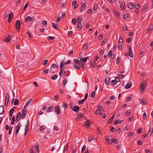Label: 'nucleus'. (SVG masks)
Wrapping results in <instances>:
<instances>
[{
  "instance_id": "obj_30",
  "label": "nucleus",
  "mask_w": 153,
  "mask_h": 153,
  "mask_svg": "<svg viewBox=\"0 0 153 153\" xmlns=\"http://www.w3.org/2000/svg\"><path fill=\"white\" fill-rule=\"evenodd\" d=\"M21 126V125L19 123L16 127V130H19Z\"/></svg>"
},
{
  "instance_id": "obj_12",
  "label": "nucleus",
  "mask_w": 153,
  "mask_h": 153,
  "mask_svg": "<svg viewBox=\"0 0 153 153\" xmlns=\"http://www.w3.org/2000/svg\"><path fill=\"white\" fill-rule=\"evenodd\" d=\"M83 118V115L81 113L78 114L76 115V119L77 120H81Z\"/></svg>"
},
{
  "instance_id": "obj_17",
  "label": "nucleus",
  "mask_w": 153,
  "mask_h": 153,
  "mask_svg": "<svg viewBox=\"0 0 153 153\" xmlns=\"http://www.w3.org/2000/svg\"><path fill=\"white\" fill-rule=\"evenodd\" d=\"M9 101V97H7L6 96L5 97V106H6L7 105L8 102Z\"/></svg>"
},
{
  "instance_id": "obj_45",
  "label": "nucleus",
  "mask_w": 153,
  "mask_h": 153,
  "mask_svg": "<svg viewBox=\"0 0 153 153\" xmlns=\"http://www.w3.org/2000/svg\"><path fill=\"white\" fill-rule=\"evenodd\" d=\"M119 42L120 43H122L123 42V39L121 36H120L119 40Z\"/></svg>"
},
{
  "instance_id": "obj_60",
  "label": "nucleus",
  "mask_w": 153,
  "mask_h": 153,
  "mask_svg": "<svg viewBox=\"0 0 153 153\" xmlns=\"http://www.w3.org/2000/svg\"><path fill=\"white\" fill-rule=\"evenodd\" d=\"M115 80H116L117 82L120 80V79L118 77H116L115 78Z\"/></svg>"
},
{
  "instance_id": "obj_26",
  "label": "nucleus",
  "mask_w": 153,
  "mask_h": 153,
  "mask_svg": "<svg viewBox=\"0 0 153 153\" xmlns=\"http://www.w3.org/2000/svg\"><path fill=\"white\" fill-rule=\"evenodd\" d=\"M68 143H67L65 146V148L63 150V153H64L65 151H67L68 150Z\"/></svg>"
},
{
  "instance_id": "obj_49",
  "label": "nucleus",
  "mask_w": 153,
  "mask_h": 153,
  "mask_svg": "<svg viewBox=\"0 0 153 153\" xmlns=\"http://www.w3.org/2000/svg\"><path fill=\"white\" fill-rule=\"evenodd\" d=\"M131 38H128L126 39V42L128 43H129L131 42Z\"/></svg>"
},
{
  "instance_id": "obj_52",
  "label": "nucleus",
  "mask_w": 153,
  "mask_h": 153,
  "mask_svg": "<svg viewBox=\"0 0 153 153\" xmlns=\"http://www.w3.org/2000/svg\"><path fill=\"white\" fill-rule=\"evenodd\" d=\"M130 113H131V111H130V110H128L127 111H126V114L127 116H128L130 115Z\"/></svg>"
},
{
  "instance_id": "obj_13",
  "label": "nucleus",
  "mask_w": 153,
  "mask_h": 153,
  "mask_svg": "<svg viewBox=\"0 0 153 153\" xmlns=\"http://www.w3.org/2000/svg\"><path fill=\"white\" fill-rule=\"evenodd\" d=\"M105 140L107 143L108 144H112V142H111L109 139L108 136L107 135L105 137Z\"/></svg>"
},
{
  "instance_id": "obj_21",
  "label": "nucleus",
  "mask_w": 153,
  "mask_h": 153,
  "mask_svg": "<svg viewBox=\"0 0 153 153\" xmlns=\"http://www.w3.org/2000/svg\"><path fill=\"white\" fill-rule=\"evenodd\" d=\"M128 55L130 57L132 58L133 57V54L132 49L130 51L129 50Z\"/></svg>"
},
{
  "instance_id": "obj_43",
  "label": "nucleus",
  "mask_w": 153,
  "mask_h": 153,
  "mask_svg": "<svg viewBox=\"0 0 153 153\" xmlns=\"http://www.w3.org/2000/svg\"><path fill=\"white\" fill-rule=\"evenodd\" d=\"M95 91H92V93L91 94V98H94L95 96Z\"/></svg>"
},
{
  "instance_id": "obj_58",
  "label": "nucleus",
  "mask_w": 153,
  "mask_h": 153,
  "mask_svg": "<svg viewBox=\"0 0 153 153\" xmlns=\"http://www.w3.org/2000/svg\"><path fill=\"white\" fill-rule=\"evenodd\" d=\"M55 37H52V36H47V39L48 40H50V39H55Z\"/></svg>"
},
{
  "instance_id": "obj_54",
  "label": "nucleus",
  "mask_w": 153,
  "mask_h": 153,
  "mask_svg": "<svg viewBox=\"0 0 153 153\" xmlns=\"http://www.w3.org/2000/svg\"><path fill=\"white\" fill-rule=\"evenodd\" d=\"M62 74H63V75L62 76V77L63 78H64L65 75L66 71H63Z\"/></svg>"
},
{
  "instance_id": "obj_51",
  "label": "nucleus",
  "mask_w": 153,
  "mask_h": 153,
  "mask_svg": "<svg viewBox=\"0 0 153 153\" xmlns=\"http://www.w3.org/2000/svg\"><path fill=\"white\" fill-rule=\"evenodd\" d=\"M147 118L146 113V112H144L143 115V119H146Z\"/></svg>"
},
{
  "instance_id": "obj_32",
  "label": "nucleus",
  "mask_w": 153,
  "mask_h": 153,
  "mask_svg": "<svg viewBox=\"0 0 153 153\" xmlns=\"http://www.w3.org/2000/svg\"><path fill=\"white\" fill-rule=\"evenodd\" d=\"M95 62L94 61H92L90 64V66L91 67H93L95 65Z\"/></svg>"
},
{
  "instance_id": "obj_61",
  "label": "nucleus",
  "mask_w": 153,
  "mask_h": 153,
  "mask_svg": "<svg viewBox=\"0 0 153 153\" xmlns=\"http://www.w3.org/2000/svg\"><path fill=\"white\" fill-rule=\"evenodd\" d=\"M21 0H17L16 1V5L17 6H19L20 4V1Z\"/></svg>"
},
{
  "instance_id": "obj_41",
  "label": "nucleus",
  "mask_w": 153,
  "mask_h": 153,
  "mask_svg": "<svg viewBox=\"0 0 153 153\" xmlns=\"http://www.w3.org/2000/svg\"><path fill=\"white\" fill-rule=\"evenodd\" d=\"M112 142L114 143L118 144V142L117 141V140L116 139H114L112 140Z\"/></svg>"
},
{
  "instance_id": "obj_42",
  "label": "nucleus",
  "mask_w": 153,
  "mask_h": 153,
  "mask_svg": "<svg viewBox=\"0 0 153 153\" xmlns=\"http://www.w3.org/2000/svg\"><path fill=\"white\" fill-rule=\"evenodd\" d=\"M130 4H131V5L128 6L129 8L131 9H133L134 7V5L132 3H131Z\"/></svg>"
},
{
  "instance_id": "obj_46",
  "label": "nucleus",
  "mask_w": 153,
  "mask_h": 153,
  "mask_svg": "<svg viewBox=\"0 0 153 153\" xmlns=\"http://www.w3.org/2000/svg\"><path fill=\"white\" fill-rule=\"evenodd\" d=\"M62 107L65 108H67L68 107L67 104L65 103H64L62 104Z\"/></svg>"
},
{
  "instance_id": "obj_6",
  "label": "nucleus",
  "mask_w": 153,
  "mask_h": 153,
  "mask_svg": "<svg viewBox=\"0 0 153 153\" xmlns=\"http://www.w3.org/2000/svg\"><path fill=\"white\" fill-rule=\"evenodd\" d=\"M27 111L26 109L25 110V108L24 109H23L22 111V113L23 114L22 116L21 119H23L25 117L26 113H27Z\"/></svg>"
},
{
  "instance_id": "obj_7",
  "label": "nucleus",
  "mask_w": 153,
  "mask_h": 153,
  "mask_svg": "<svg viewBox=\"0 0 153 153\" xmlns=\"http://www.w3.org/2000/svg\"><path fill=\"white\" fill-rule=\"evenodd\" d=\"M79 107L78 106H77V105H75V106H74L73 108H72V110L74 111V112H76V113H77L79 110Z\"/></svg>"
},
{
  "instance_id": "obj_29",
  "label": "nucleus",
  "mask_w": 153,
  "mask_h": 153,
  "mask_svg": "<svg viewBox=\"0 0 153 153\" xmlns=\"http://www.w3.org/2000/svg\"><path fill=\"white\" fill-rule=\"evenodd\" d=\"M19 100L17 98H16L15 99L14 102V105H17L19 104Z\"/></svg>"
},
{
  "instance_id": "obj_50",
  "label": "nucleus",
  "mask_w": 153,
  "mask_h": 153,
  "mask_svg": "<svg viewBox=\"0 0 153 153\" xmlns=\"http://www.w3.org/2000/svg\"><path fill=\"white\" fill-rule=\"evenodd\" d=\"M45 128V126H41L40 128V131H42L43 130H44Z\"/></svg>"
},
{
  "instance_id": "obj_35",
  "label": "nucleus",
  "mask_w": 153,
  "mask_h": 153,
  "mask_svg": "<svg viewBox=\"0 0 153 153\" xmlns=\"http://www.w3.org/2000/svg\"><path fill=\"white\" fill-rule=\"evenodd\" d=\"M60 69L61 70H60V72L59 73V76H61L62 73L63 71H63V70L64 69L63 68V67L60 68Z\"/></svg>"
},
{
  "instance_id": "obj_20",
  "label": "nucleus",
  "mask_w": 153,
  "mask_h": 153,
  "mask_svg": "<svg viewBox=\"0 0 153 153\" xmlns=\"http://www.w3.org/2000/svg\"><path fill=\"white\" fill-rule=\"evenodd\" d=\"M148 7V4H146L142 10V12H145V10H146V9H147Z\"/></svg>"
},
{
  "instance_id": "obj_22",
  "label": "nucleus",
  "mask_w": 153,
  "mask_h": 153,
  "mask_svg": "<svg viewBox=\"0 0 153 153\" xmlns=\"http://www.w3.org/2000/svg\"><path fill=\"white\" fill-rule=\"evenodd\" d=\"M105 82L106 84L108 85L109 82V78L108 77H106L105 78Z\"/></svg>"
},
{
  "instance_id": "obj_40",
  "label": "nucleus",
  "mask_w": 153,
  "mask_h": 153,
  "mask_svg": "<svg viewBox=\"0 0 153 153\" xmlns=\"http://www.w3.org/2000/svg\"><path fill=\"white\" fill-rule=\"evenodd\" d=\"M48 62V60L47 59H45L42 62V63L43 65H45L47 64Z\"/></svg>"
},
{
  "instance_id": "obj_56",
  "label": "nucleus",
  "mask_w": 153,
  "mask_h": 153,
  "mask_svg": "<svg viewBox=\"0 0 153 153\" xmlns=\"http://www.w3.org/2000/svg\"><path fill=\"white\" fill-rule=\"evenodd\" d=\"M125 4L124 2L122 3L121 6V9L124 10V8L125 7Z\"/></svg>"
},
{
  "instance_id": "obj_55",
  "label": "nucleus",
  "mask_w": 153,
  "mask_h": 153,
  "mask_svg": "<svg viewBox=\"0 0 153 153\" xmlns=\"http://www.w3.org/2000/svg\"><path fill=\"white\" fill-rule=\"evenodd\" d=\"M120 57L118 56L116 60V64H119L120 62Z\"/></svg>"
},
{
  "instance_id": "obj_16",
  "label": "nucleus",
  "mask_w": 153,
  "mask_h": 153,
  "mask_svg": "<svg viewBox=\"0 0 153 153\" xmlns=\"http://www.w3.org/2000/svg\"><path fill=\"white\" fill-rule=\"evenodd\" d=\"M82 26V25L81 23H79L78 22V24L77 25V28L78 29V30H80Z\"/></svg>"
},
{
  "instance_id": "obj_38",
  "label": "nucleus",
  "mask_w": 153,
  "mask_h": 153,
  "mask_svg": "<svg viewBox=\"0 0 153 153\" xmlns=\"http://www.w3.org/2000/svg\"><path fill=\"white\" fill-rule=\"evenodd\" d=\"M27 34L28 35L29 38L31 39L32 38L31 33L30 31H28L27 32Z\"/></svg>"
},
{
  "instance_id": "obj_28",
  "label": "nucleus",
  "mask_w": 153,
  "mask_h": 153,
  "mask_svg": "<svg viewBox=\"0 0 153 153\" xmlns=\"http://www.w3.org/2000/svg\"><path fill=\"white\" fill-rule=\"evenodd\" d=\"M53 107L52 106H51L50 107H49L47 109L46 111L49 112L50 111H51L53 110Z\"/></svg>"
},
{
  "instance_id": "obj_64",
  "label": "nucleus",
  "mask_w": 153,
  "mask_h": 153,
  "mask_svg": "<svg viewBox=\"0 0 153 153\" xmlns=\"http://www.w3.org/2000/svg\"><path fill=\"white\" fill-rule=\"evenodd\" d=\"M51 67L52 68H54L57 67V65L53 63Z\"/></svg>"
},
{
  "instance_id": "obj_39",
  "label": "nucleus",
  "mask_w": 153,
  "mask_h": 153,
  "mask_svg": "<svg viewBox=\"0 0 153 153\" xmlns=\"http://www.w3.org/2000/svg\"><path fill=\"white\" fill-rule=\"evenodd\" d=\"M74 63H76L77 64H79V61L78 59H74Z\"/></svg>"
},
{
  "instance_id": "obj_10",
  "label": "nucleus",
  "mask_w": 153,
  "mask_h": 153,
  "mask_svg": "<svg viewBox=\"0 0 153 153\" xmlns=\"http://www.w3.org/2000/svg\"><path fill=\"white\" fill-rule=\"evenodd\" d=\"M140 104L143 105H146L147 104V102L144 98H142L140 100Z\"/></svg>"
},
{
  "instance_id": "obj_47",
  "label": "nucleus",
  "mask_w": 153,
  "mask_h": 153,
  "mask_svg": "<svg viewBox=\"0 0 153 153\" xmlns=\"http://www.w3.org/2000/svg\"><path fill=\"white\" fill-rule=\"evenodd\" d=\"M114 13L115 15H116L117 17L119 18L120 16V13L116 11L114 12Z\"/></svg>"
},
{
  "instance_id": "obj_24",
  "label": "nucleus",
  "mask_w": 153,
  "mask_h": 153,
  "mask_svg": "<svg viewBox=\"0 0 153 153\" xmlns=\"http://www.w3.org/2000/svg\"><path fill=\"white\" fill-rule=\"evenodd\" d=\"M131 86V83H128L126 86V89H129Z\"/></svg>"
},
{
  "instance_id": "obj_63",
  "label": "nucleus",
  "mask_w": 153,
  "mask_h": 153,
  "mask_svg": "<svg viewBox=\"0 0 153 153\" xmlns=\"http://www.w3.org/2000/svg\"><path fill=\"white\" fill-rule=\"evenodd\" d=\"M100 116L103 118H105V114L103 113H101Z\"/></svg>"
},
{
  "instance_id": "obj_53",
  "label": "nucleus",
  "mask_w": 153,
  "mask_h": 153,
  "mask_svg": "<svg viewBox=\"0 0 153 153\" xmlns=\"http://www.w3.org/2000/svg\"><path fill=\"white\" fill-rule=\"evenodd\" d=\"M28 5H29V4L27 3L26 4H25V6L24 7V8H23V10H24V11H25V10L26 8L28 6Z\"/></svg>"
},
{
  "instance_id": "obj_23",
  "label": "nucleus",
  "mask_w": 153,
  "mask_h": 153,
  "mask_svg": "<svg viewBox=\"0 0 153 153\" xmlns=\"http://www.w3.org/2000/svg\"><path fill=\"white\" fill-rule=\"evenodd\" d=\"M115 115V114H114L109 119V120H110V122H108V124L111 123L113 121V119L114 118V117Z\"/></svg>"
},
{
  "instance_id": "obj_2",
  "label": "nucleus",
  "mask_w": 153,
  "mask_h": 153,
  "mask_svg": "<svg viewBox=\"0 0 153 153\" xmlns=\"http://www.w3.org/2000/svg\"><path fill=\"white\" fill-rule=\"evenodd\" d=\"M15 25L16 26V29L19 31L20 30V27L21 25L20 21L18 20L16 21L15 23Z\"/></svg>"
},
{
  "instance_id": "obj_31",
  "label": "nucleus",
  "mask_w": 153,
  "mask_h": 153,
  "mask_svg": "<svg viewBox=\"0 0 153 153\" xmlns=\"http://www.w3.org/2000/svg\"><path fill=\"white\" fill-rule=\"evenodd\" d=\"M88 59V57H86V58H84L83 59L81 58L80 59V60H82V62H86L87 61V59Z\"/></svg>"
},
{
  "instance_id": "obj_27",
  "label": "nucleus",
  "mask_w": 153,
  "mask_h": 153,
  "mask_svg": "<svg viewBox=\"0 0 153 153\" xmlns=\"http://www.w3.org/2000/svg\"><path fill=\"white\" fill-rule=\"evenodd\" d=\"M14 111V109L13 108H12L10 109L9 112V115L10 117H12V116L13 113Z\"/></svg>"
},
{
  "instance_id": "obj_3",
  "label": "nucleus",
  "mask_w": 153,
  "mask_h": 153,
  "mask_svg": "<svg viewBox=\"0 0 153 153\" xmlns=\"http://www.w3.org/2000/svg\"><path fill=\"white\" fill-rule=\"evenodd\" d=\"M55 112L57 114H59L61 113V110L59 106L57 105L55 107Z\"/></svg>"
},
{
  "instance_id": "obj_14",
  "label": "nucleus",
  "mask_w": 153,
  "mask_h": 153,
  "mask_svg": "<svg viewBox=\"0 0 153 153\" xmlns=\"http://www.w3.org/2000/svg\"><path fill=\"white\" fill-rule=\"evenodd\" d=\"M86 6V5L85 3L83 2L82 3L81 6L80 7V10L81 12H82V10L84 8H85Z\"/></svg>"
},
{
  "instance_id": "obj_9",
  "label": "nucleus",
  "mask_w": 153,
  "mask_h": 153,
  "mask_svg": "<svg viewBox=\"0 0 153 153\" xmlns=\"http://www.w3.org/2000/svg\"><path fill=\"white\" fill-rule=\"evenodd\" d=\"M21 116V112H19L17 114L15 122H18Z\"/></svg>"
},
{
  "instance_id": "obj_33",
  "label": "nucleus",
  "mask_w": 153,
  "mask_h": 153,
  "mask_svg": "<svg viewBox=\"0 0 153 153\" xmlns=\"http://www.w3.org/2000/svg\"><path fill=\"white\" fill-rule=\"evenodd\" d=\"M82 19V17L81 16H79L78 17L77 19V21L79 23H81V21Z\"/></svg>"
},
{
  "instance_id": "obj_25",
  "label": "nucleus",
  "mask_w": 153,
  "mask_h": 153,
  "mask_svg": "<svg viewBox=\"0 0 153 153\" xmlns=\"http://www.w3.org/2000/svg\"><path fill=\"white\" fill-rule=\"evenodd\" d=\"M31 99H29L28 100L27 102L26 103V104H25V106L24 107V108H25L26 107H27V106H28V105H29V103H30V102H31Z\"/></svg>"
},
{
  "instance_id": "obj_8",
  "label": "nucleus",
  "mask_w": 153,
  "mask_h": 153,
  "mask_svg": "<svg viewBox=\"0 0 153 153\" xmlns=\"http://www.w3.org/2000/svg\"><path fill=\"white\" fill-rule=\"evenodd\" d=\"M8 16L9 17L8 19V22H10L13 18V14L11 13Z\"/></svg>"
},
{
  "instance_id": "obj_44",
  "label": "nucleus",
  "mask_w": 153,
  "mask_h": 153,
  "mask_svg": "<svg viewBox=\"0 0 153 153\" xmlns=\"http://www.w3.org/2000/svg\"><path fill=\"white\" fill-rule=\"evenodd\" d=\"M13 128V127L11 126H10L9 127V135L11 134V131H12V130Z\"/></svg>"
},
{
  "instance_id": "obj_37",
  "label": "nucleus",
  "mask_w": 153,
  "mask_h": 153,
  "mask_svg": "<svg viewBox=\"0 0 153 153\" xmlns=\"http://www.w3.org/2000/svg\"><path fill=\"white\" fill-rule=\"evenodd\" d=\"M58 77V75H55L53 76L51 79L53 80H55Z\"/></svg>"
},
{
  "instance_id": "obj_62",
  "label": "nucleus",
  "mask_w": 153,
  "mask_h": 153,
  "mask_svg": "<svg viewBox=\"0 0 153 153\" xmlns=\"http://www.w3.org/2000/svg\"><path fill=\"white\" fill-rule=\"evenodd\" d=\"M62 18L61 17H59L58 16L57 18V19L56 20V22H59L60 21L61 19Z\"/></svg>"
},
{
  "instance_id": "obj_48",
  "label": "nucleus",
  "mask_w": 153,
  "mask_h": 153,
  "mask_svg": "<svg viewBox=\"0 0 153 153\" xmlns=\"http://www.w3.org/2000/svg\"><path fill=\"white\" fill-rule=\"evenodd\" d=\"M79 65L80 66L81 68H82L83 70H85V68L84 66V65L81 63H79Z\"/></svg>"
},
{
  "instance_id": "obj_19",
  "label": "nucleus",
  "mask_w": 153,
  "mask_h": 153,
  "mask_svg": "<svg viewBox=\"0 0 153 153\" xmlns=\"http://www.w3.org/2000/svg\"><path fill=\"white\" fill-rule=\"evenodd\" d=\"M52 27L56 30H58V27H57V25L55 24L54 22L52 23Z\"/></svg>"
},
{
  "instance_id": "obj_4",
  "label": "nucleus",
  "mask_w": 153,
  "mask_h": 153,
  "mask_svg": "<svg viewBox=\"0 0 153 153\" xmlns=\"http://www.w3.org/2000/svg\"><path fill=\"white\" fill-rule=\"evenodd\" d=\"M34 18H32L31 16H28L25 19V22L26 23H27L29 21L33 22L34 21Z\"/></svg>"
},
{
  "instance_id": "obj_18",
  "label": "nucleus",
  "mask_w": 153,
  "mask_h": 153,
  "mask_svg": "<svg viewBox=\"0 0 153 153\" xmlns=\"http://www.w3.org/2000/svg\"><path fill=\"white\" fill-rule=\"evenodd\" d=\"M153 131V128L151 127L147 133L148 134H149L150 135H151Z\"/></svg>"
},
{
  "instance_id": "obj_59",
  "label": "nucleus",
  "mask_w": 153,
  "mask_h": 153,
  "mask_svg": "<svg viewBox=\"0 0 153 153\" xmlns=\"http://www.w3.org/2000/svg\"><path fill=\"white\" fill-rule=\"evenodd\" d=\"M98 8V5L97 4H95L94 5V7H93V10H97Z\"/></svg>"
},
{
  "instance_id": "obj_57",
  "label": "nucleus",
  "mask_w": 153,
  "mask_h": 153,
  "mask_svg": "<svg viewBox=\"0 0 153 153\" xmlns=\"http://www.w3.org/2000/svg\"><path fill=\"white\" fill-rule=\"evenodd\" d=\"M86 148V146L85 145L83 146V147H82L81 150V152L82 153L85 151V149Z\"/></svg>"
},
{
  "instance_id": "obj_5",
  "label": "nucleus",
  "mask_w": 153,
  "mask_h": 153,
  "mask_svg": "<svg viewBox=\"0 0 153 153\" xmlns=\"http://www.w3.org/2000/svg\"><path fill=\"white\" fill-rule=\"evenodd\" d=\"M91 126V124L90 123V120H87L85 122V124L83 126L85 128H87Z\"/></svg>"
},
{
  "instance_id": "obj_34",
  "label": "nucleus",
  "mask_w": 153,
  "mask_h": 153,
  "mask_svg": "<svg viewBox=\"0 0 153 153\" xmlns=\"http://www.w3.org/2000/svg\"><path fill=\"white\" fill-rule=\"evenodd\" d=\"M88 46V44H85L83 46V50H86L87 49Z\"/></svg>"
},
{
  "instance_id": "obj_1",
  "label": "nucleus",
  "mask_w": 153,
  "mask_h": 153,
  "mask_svg": "<svg viewBox=\"0 0 153 153\" xmlns=\"http://www.w3.org/2000/svg\"><path fill=\"white\" fill-rule=\"evenodd\" d=\"M146 86V84L145 81L142 83L140 86V89L141 90L140 93L143 92V91H144ZM142 93H143V92H142Z\"/></svg>"
},
{
  "instance_id": "obj_36",
  "label": "nucleus",
  "mask_w": 153,
  "mask_h": 153,
  "mask_svg": "<svg viewBox=\"0 0 153 153\" xmlns=\"http://www.w3.org/2000/svg\"><path fill=\"white\" fill-rule=\"evenodd\" d=\"M85 101V100H84V99H83L79 101H78L79 104V105L82 104L84 103V102Z\"/></svg>"
},
{
  "instance_id": "obj_11",
  "label": "nucleus",
  "mask_w": 153,
  "mask_h": 153,
  "mask_svg": "<svg viewBox=\"0 0 153 153\" xmlns=\"http://www.w3.org/2000/svg\"><path fill=\"white\" fill-rule=\"evenodd\" d=\"M11 37L10 35H8V37H5L4 39V41L5 42H9L11 39Z\"/></svg>"
},
{
  "instance_id": "obj_15",
  "label": "nucleus",
  "mask_w": 153,
  "mask_h": 153,
  "mask_svg": "<svg viewBox=\"0 0 153 153\" xmlns=\"http://www.w3.org/2000/svg\"><path fill=\"white\" fill-rule=\"evenodd\" d=\"M4 112V107L2 105L0 106V114H3Z\"/></svg>"
}]
</instances>
